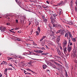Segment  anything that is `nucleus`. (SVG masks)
<instances>
[{"instance_id": "1", "label": "nucleus", "mask_w": 77, "mask_h": 77, "mask_svg": "<svg viewBox=\"0 0 77 77\" xmlns=\"http://www.w3.org/2000/svg\"><path fill=\"white\" fill-rule=\"evenodd\" d=\"M50 19L51 20V22L52 24L51 25V26L53 27L54 26V25H55L56 24H55V21H56V18H54L52 17V16H51V18H50Z\"/></svg>"}, {"instance_id": "2", "label": "nucleus", "mask_w": 77, "mask_h": 77, "mask_svg": "<svg viewBox=\"0 0 77 77\" xmlns=\"http://www.w3.org/2000/svg\"><path fill=\"white\" fill-rule=\"evenodd\" d=\"M73 54L72 55V56L74 57L77 54V48H74L73 50Z\"/></svg>"}, {"instance_id": "3", "label": "nucleus", "mask_w": 77, "mask_h": 77, "mask_svg": "<svg viewBox=\"0 0 77 77\" xmlns=\"http://www.w3.org/2000/svg\"><path fill=\"white\" fill-rule=\"evenodd\" d=\"M53 27H56L58 28V29H61L62 28V26L59 24H56L54 25Z\"/></svg>"}, {"instance_id": "4", "label": "nucleus", "mask_w": 77, "mask_h": 77, "mask_svg": "<svg viewBox=\"0 0 77 77\" xmlns=\"http://www.w3.org/2000/svg\"><path fill=\"white\" fill-rule=\"evenodd\" d=\"M72 49V47L71 46H69V45L68 46L67 50L69 53Z\"/></svg>"}, {"instance_id": "5", "label": "nucleus", "mask_w": 77, "mask_h": 77, "mask_svg": "<svg viewBox=\"0 0 77 77\" xmlns=\"http://www.w3.org/2000/svg\"><path fill=\"white\" fill-rule=\"evenodd\" d=\"M34 51L35 52V53H39L40 54V53H42L43 51L41 50H34Z\"/></svg>"}, {"instance_id": "6", "label": "nucleus", "mask_w": 77, "mask_h": 77, "mask_svg": "<svg viewBox=\"0 0 77 77\" xmlns=\"http://www.w3.org/2000/svg\"><path fill=\"white\" fill-rule=\"evenodd\" d=\"M6 29V28H3L2 26H0V30H1V32H4Z\"/></svg>"}, {"instance_id": "7", "label": "nucleus", "mask_w": 77, "mask_h": 77, "mask_svg": "<svg viewBox=\"0 0 77 77\" xmlns=\"http://www.w3.org/2000/svg\"><path fill=\"white\" fill-rule=\"evenodd\" d=\"M7 64H8V63H7V62L5 61H3L1 63V65H7Z\"/></svg>"}, {"instance_id": "8", "label": "nucleus", "mask_w": 77, "mask_h": 77, "mask_svg": "<svg viewBox=\"0 0 77 77\" xmlns=\"http://www.w3.org/2000/svg\"><path fill=\"white\" fill-rule=\"evenodd\" d=\"M60 36H57V37L56 39V41L57 42H59L60 41Z\"/></svg>"}, {"instance_id": "9", "label": "nucleus", "mask_w": 77, "mask_h": 77, "mask_svg": "<svg viewBox=\"0 0 77 77\" xmlns=\"http://www.w3.org/2000/svg\"><path fill=\"white\" fill-rule=\"evenodd\" d=\"M58 10L59 12V15H60L61 14H62V9H59Z\"/></svg>"}, {"instance_id": "10", "label": "nucleus", "mask_w": 77, "mask_h": 77, "mask_svg": "<svg viewBox=\"0 0 77 77\" xmlns=\"http://www.w3.org/2000/svg\"><path fill=\"white\" fill-rule=\"evenodd\" d=\"M47 65L44 64L43 65V69H46L47 68Z\"/></svg>"}, {"instance_id": "11", "label": "nucleus", "mask_w": 77, "mask_h": 77, "mask_svg": "<svg viewBox=\"0 0 77 77\" xmlns=\"http://www.w3.org/2000/svg\"><path fill=\"white\" fill-rule=\"evenodd\" d=\"M54 35V32H53V31H51L50 32V36H52Z\"/></svg>"}, {"instance_id": "12", "label": "nucleus", "mask_w": 77, "mask_h": 77, "mask_svg": "<svg viewBox=\"0 0 77 77\" xmlns=\"http://www.w3.org/2000/svg\"><path fill=\"white\" fill-rule=\"evenodd\" d=\"M71 39L72 41H73V42H75L76 41V39H77V38H73V37L72 38H71Z\"/></svg>"}, {"instance_id": "13", "label": "nucleus", "mask_w": 77, "mask_h": 77, "mask_svg": "<svg viewBox=\"0 0 77 77\" xmlns=\"http://www.w3.org/2000/svg\"><path fill=\"white\" fill-rule=\"evenodd\" d=\"M66 49H67V48H66V47H65V48H63V49L64 53H65V52H66V51H66Z\"/></svg>"}, {"instance_id": "14", "label": "nucleus", "mask_w": 77, "mask_h": 77, "mask_svg": "<svg viewBox=\"0 0 77 77\" xmlns=\"http://www.w3.org/2000/svg\"><path fill=\"white\" fill-rule=\"evenodd\" d=\"M63 3V1H61L59 4H58L57 5L58 6H60V5H62Z\"/></svg>"}, {"instance_id": "15", "label": "nucleus", "mask_w": 77, "mask_h": 77, "mask_svg": "<svg viewBox=\"0 0 77 77\" xmlns=\"http://www.w3.org/2000/svg\"><path fill=\"white\" fill-rule=\"evenodd\" d=\"M53 37H52V40L54 41V40H56V35H52Z\"/></svg>"}, {"instance_id": "16", "label": "nucleus", "mask_w": 77, "mask_h": 77, "mask_svg": "<svg viewBox=\"0 0 77 77\" xmlns=\"http://www.w3.org/2000/svg\"><path fill=\"white\" fill-rule=\"evenodd\" d=\"M69 33V38H72L73 37L72 36V35H71V33L70 32Z\"/></svg>"}, {"instance_id": "17", "label": "nucleus", "mask_w": 77, "mask_h": 77, "mask_svg": "<svg viewBox=\"0 0 77 77\" xmlns=\"http://www.w3.org/2000/svg\"><path fill=\"white\" fill-rule=\"evenodd\" d=\"M32 61H30L28 63V64H29V66H31V65H32Z\"/></svg>"}, {"instance_id": "18", "label": "nucleus", "mask_w": 77, "mask_h": 77, "mask_svg": "<svg viewBox=\"0 0 77 77\" xmlns=\"http://www.w3.org/2000/svg\"><path fill=\"white\" fill-rule=\"evenodd\" d=\"M57 14H54L53 15L54 18L55 19L56 18V17H57Z\"/></svg>"}, {"instance_id": "19", "label": "nucleus", "mask_w": 77, "mask_h": 77, "mask_svg": "<svg viewBox=\"0 0 77 77\" xmlns=\"http://www.w3.org/2000/svg\"><path fill=\"white\" fill-rule=\"evenodd\" d=\"M24 72L25 74H29L30 75H31V74L30 73H29L28 72H26V73L25 72H26V71L25 70H24Z\"/></svg>"}, {"instance_id": "20", "label": "nucleus", "mask_w": 77, "mask_h": 77, "mask_svg": "<svg viewBox=\"0 0 77 77\" xmlns=\"http://www.w3.org/2000/svg\"><path fill=\"white\" fill-rule=\"evenodd\" d=\"M37 30L39 32V33H40V32H41V29H40V27L39 26L38 27Z\"/></svg>"}, {"instance_id": "21", "label": "nucleus", "mask_w": 77, "mask_h": 77, "mask_svg": "<svg viewBox=\"0 0 77 77\" xmlns=\"http://www.w3.org/2000/svg\"><path fill=\"white\" fill-rule=\"evenodd\" d=\"M68 24H70V25H72V24H73V23L72 22H69Z\"/></svg>"}, {"instance_id": "22", "label": "nucleus", "mask_w": 77, "mask_h": 77, "mask_svg": "<svg viewBox=\"0 0 77 77\" xmlns=\"http://www.w3.org/2000/svg\"><path fill=\"white\" fill-rule=\"evenodd\" d=\"M36 32V36H38V35H39V33L38 32V31H37Z\"/></svg>"}, {"instance_id": "23", "label": "nucleus", "mask_w": 77, "mask_h": 77, "mask_svg": "<svg viewBox=\"0 0 77 77\" xmlns=\"http://www.w3.org/2000/svg\"><path fill=\"white\" fill-rule=\"evenodd\" d=\"M41 44L42 46H44V45H45V43H44L43 42H42L41 43Z\"/></svg>"}, {"instance_id": "24", "label": "nucleus", "mask_w": 77, "mask_h": 77, "mask_svg": "<svg viewBox=\"0 0 77 77\" xmlns=\"http://www.w3.org/2000/svg\"><path fill=\"white\" fill-rule=\"evenodd\" d=\"M58 53L59 55L61 54V52H60V51H59V50L58 51Z\"/></svg>"}, {"instance_id": "25", "label": "nucleus", "mask_w": 77, "mask_h": 77, "mask_svg": "<svg viewBox=\"0 0 77 77\" xmlns=\"http://www.w3.org/2000/svg\"><path fill=\"white\" fill-rule=\"evenodd\" d=\"M70 40L69 41V44H70V45L71 46L72 45V42H70Z\"/></svg>"}, {"instance_id": "26", "label": "nucleus", "mask_w": 77, "mask_h": 77, "mask_svg": "<svg viewBox=\"0 0 77 77\" xmlns=\"http://www.w3.org/2000/svg\"><path fill=\"white\" fill-rule=\"evenodd\" d=\"M48 26L50 28V29H51V24H48Z\"/></svg>"}, {"instance_id": "27", "label": "nucleus", "mask_w": 77, "mask_h": 77, "mask_svg": "<svg viewBox=\"0 0 77 77\" xmlns=\"http://www.w3.org/2000/svg\"><path fill=\"white\" fill-rule=\"evenodd\" d=\"M48 53H42V55H47V54H48Z\"/></svg>"}, {"instance_id": "28", "label": "nucleus", "mask_w": 77, "mask_h": 77, "mask_svg": "<svg viewBox=\"0 0 77 77\" xmlns=\"http://www.w3.org/2000/svg\"><path fill=\"white\" fill-rule=\"evenodd\" d=\"M43 21L45 22V23H46V22H47V20L46 19H43Z\"/></svg>"}, {"instance_id": "29", "label": "nucleus", "mask_w": 77, "mask_h": 77, "mask_svg": "<svg viewBox=\"0 0 77 77\" xmlns=\"http://www.w3.org/2000/svg\"><path fill=\"white\" fill-rule=\"evenodd\" d=\"M64 44H65V45H66V44H67V42L65 40L64 41Z\"/></svg>"}, {"instance_id": "30", "label": "nucleus", "mask_w": 77, "mask_h": 77, "mask_svg": "<svg viewBox=\"0 0 77 77\" xmlns=\"http://www.w3.org/2000/svg\"><path fill=\"white\" fill-rule=\"evenodd\" d=\"M65 75H66V76L67 77V76H68V74H67V72H66V71H65Z\"/></svg>"}, {"instance_id": "31", "label": "nucleus", "mask_w": 77, "mask_h": 77, "mask_svg": "<svg viewBox=\"0 0 77 77\" xmlns=\"http://www.w3.org/2000/svg\"><path fill=\"white\" fill-rule=\"evenodd\" d=\"M8 65L9 66H12V67H13V66H12V65L10 63H9Z\"/></svg>"}, {"instance_id": "32", "label": "nucleus", "mask_w": 77, "mask_h": 77, "mask_svg": "<svg viewBox=\"0 0 77 77\" xmlns=\"http://www.w3.org/2000/svg\"><path fill=\"white\" fill-rule=\"evenodd\" d=\"M60 33L61 34V35H63V32L62 30H60Z\"/></svg>"}, {"instance_id": "33", "label": "nucleus", "mask_w": 77, "mask_h": 77, "mask_svg": "<svg viewBox=\"0 0 77 77\" xmlns=\"http://www.w3.org/2000/svg\"><path fill=\"white\" fill-rule=\"evenodd\" d=\"M68 34L67 33H66L65 35V37H66L68 36Z\"/></svg>"}, {"instance_id": "34", "label": "nucleus", "mask_w": 77, "mask_h": 77, "mask_svg": "<svg viewBox=\"0 0 77 77\" xmlns=\"http://www.w3.org/2000/svg\"><path fill=\"white\" fill-rule=\"evenodd\" d=\"M54 63L55 64H56V65H60V64H59V63H57L55 62Z\"/></svg>"}, {"instance_id": "35", "label": "nucleus", "mask_w": 77, "mask_h": 77, "mask_svg": "<svg viewBox=\"0 0 77 77\" xmlns=\"http://www.w3.org/2000/svg\"><path fill=\"white\" fill-rule=\"evenodd\" d=\"M72 1H71L70 2V5H71V6H72Z\"/></svg>"}, {"instance_id": "36", "label": "nucleus", "mask_w": 77, "mask_h": 77, "mask_svg": "<svg viewBox=\"0 0 77 77\" xmlns=\"http://www.w3.org/2000/svg\"><path fill=\"white\" fill-rule=\"evenodd\" d=\"M74 62H75V63H77V60H76V59L75 58L74 59Z\"/></svg>"}, {"instance_id": "37", "label": "nucleus", "mask_w": 77, "mask_h": 77, "mask_svg": "<svg viewBox=\"0 0 77 77\" xmlns=\"http://www.w3.org/2000/svg\"><path fill=\"white\" fill-rule=\"evenodd\" d=\"M9 70V69H5V72H7V70Z\"/></svg>"}, {"instance_id": "38", "label": "nucleus", "mask_w": 77, "mask_h": 77, "mask_svg": "<svg viewBox=\"0 0 77 77\" xmlns=\"http://www.w3.org/2000/svg\"><path fill=\"white\" fill-rule=\"evenodd\" d=\"M40 49L41 50H45V49L44 48V47H42V48H40Z\"/></svg>"}, {"instance_id": "39", "label": "nucleus", "mask_w": 77, "mask_h": 77, "mask_svg": "<svg viewBox=\"0 0 77 77\" xmlns=\"http://www.w3.org/2000/svg\"><path fill=\"white\" fill-rule=\"evenodd\" d=\"M66 45L65 44H63V48H65V46H66Z\"/></svg>"}, {"instance_id": "40", "label": "nucleus", "mask_w": 77, "mask_h": 77, "mask_svg": "<svg viewBox=\"0 0 77 77\" xmlns=\"http://www.w3.org/2000/svg\"><path fill=\"white\" fill-rule=\"evenodd\" d=\"M42 18H43V20H44L45 19V16H43L42 17Z\"/></svg>"}, {"instance_id": "41", "label": "nucleus", "mask_w": 77, "mask_h": 77, "mask_svg": "<svg viewBox=\"0 0 77 77\" xmlns=\"http://www.w3.org/2000/svg\"><path fill=\"white\" fill-rule=\"evenodd\" d=\"M47 72H48V73H49V72H50V70L48 69H47Z\"/></svg>"}, {"instance_id": "42", "label": "nucleus", "mask_w": 77, "mask_h": 77, "mask_svg": "<svg viewBox=\"0 0 77 77\" xmlns=\"http://www.w3.org/2000/svg\"><path fill=\"white\" fill-rule=\"evenodd\" d=\"M60 30H59L57 32H56V33H59V32H60Z\"/></svg>"}, {"instance_id": "43", "label": "nucleus", "mask_w": 77, "mask_h": 77, "mask_svg": "<svg viewBox=\"0 0 77 77\" xmlns=\"http://www.w3.org/2000/svg\"><path fill=\"white\" fill-rule=\"evenodd\" d=\"M75 12H77V8L76 7H75Z\"/></svg>"}, {"instance_id": "44", "label": "nucleus", "mask_w": 77, "mask_h": 77, "mask_svg": "<svg viewBox=\"0 0 77 77\" xmlns=\"http://www.w3.org/2000/svg\"><path fill=\"white\" fill-rule=\"evenodd\" d=\"M17 40L18 41H21V40L19 38L17 39Z\"/></svg>"}, {"instance_id": "45", "label": "nucleus", "mask_w": 77, "mask_h": 77, "mask_svg": "<svg viewBox=\"0 0 77 77\" xmlns=\"http://www.w3.org/2000/svg\"><path fill=\"white\" fill-rule=\"evenodd\" d=\"M16 23H18V20H16Z\"/></svg>"}, {"instance_id": "46", "label": "nucleus", "mask_w": 77, "mask_h": 77, "mask_svg": "<svg viewBox=\"0 0 77 77\" xmlns=\"http://www.w3.org/2000/svg\"><path fill=\"white\" fill-rule=\"evenodd\" d=\"M46 37H45V36H44L42 37V38H43V39H45V38Z\"/></svg>"}, {"instance_id": "47", "label": "nucleus", "mask_w": 77, "mask_h": 77, "mask_svg": "<svg viewBox=\"0 0 77 77\" xmlns=\"http://www.w3.org/2000/svg\"><path fill=\"white\" fill-rule=\"evenodd\" d=\"M43 8H45H45H48V6H46V7H43Z\"/></svg>"}, {"instance_id": "48", "label": "nucleus", "mask_w": 77, "mask_h": 77, "mask_svg": "<svg viewBox=\"0 0 77 77\" xmlns=\"http://www.w3.org/2000/svg\"><path fill=\"white\" fill-rule=\"evenodd\" d=\"M27 70L28 71H31V70H30V69H29V68H27Z\"/></svg>"}, {"instance_id": "49", "label": "nucleus", "mask_w": 77, "mask_h": 77, "mask_svg": "<svg viewBox=\"0 0 77 77\" xmlns=\"http://www.w3.org/2000/svg\"><path fill=\"white\" fill-rule=\"evenodd\" d=\"M46 3H48V4H50V2H48V1H46Z\"/></svg>"}, {"instance_id": "50", "label": "nucleus", "mask_w": 77, "mask_h": 77, "mask_svg": "<svg viewBox=\"0 0 77 77\" xmlns=\"http://www.w3.org/2000/svg\"><path fill=\"white\" fill-rule=\"evenodd\" d=\"M53 68H54V69H57V68L56 67V66H54V67H53Z\"/></svg>"}, {"instance_id": "51", "label": "nucleus", "mask_w": 77, "mask_h": 77, "mask_svg": "<svg viewBox=\"0 0 77 77\" xmlns=\"http://www.w3.org/2000/svg\"><path fill=\"white\" fill-rule=\"evenodd\" d=\"M21 2H20V1L18 2V4H19V5H21Z\"/></svg>"}, {"instance_id": "52", "label": "nucleus", "mask_w": 77, "mask_h": 77, "mask_svg": "<svg viewBox=\"0 0 77 77\" xmlns=\"http://www.w3.org/2000/svg\"><path fill=\"white\" fill-rule=\"evenodd\" d=\"M43 41V38H42V39H41L40 40V41L41 42V41Z\"/></svg>"}, {"instance_id": "53", "label": "nucleus", "mask_w": 77, "mask_h": 77, "mask_svg": "<svg viewBox=\"0 0 77 77\" xmlns=\"http://www.w3.org/2000/svg\"><path fill=\"white\" fill-rule=\"evenodd\" d=\"M0 77H2V76H3V75L2 74V73H0Z\"/></svg>"}, {"instance_id": "54", "label": "nucleus", "mask_w": 77, "mask_h": 77, "mask_svg": "<svg viewBox=\"0 0 77 77\" xmlns=\"http://www.w3.org/2000/svg\"><path fill=\"white\" fill-rule=\"evenodd\" d=\"M18 29H19V28H16L15 29V30H18Z\"/></svg>"}, {"instance_id": "55", "label": "nucleus", "mask_w": 77, "mask_h": 77, "mask_svg": "<svg viewBox=\"0 0 77 77\" xmlns=\"http://www.w3.org/2000/svg\"><path fill=\"white\" fill-rule=\"evenodd\" d=\"M39 26V23H38L36 24V26Z\"/></svg>"}, {"instance_id": "56", "label": "nucleus", "mask_w": 77, "mask_h": 77, "mask_svg": "<svg viewBox=\"0 0 77 77\" xmlns=\"http://www.w3.org/2000/svg\"><path fill=\"white\" fill-rule=\"evenodd\" d=\"M45 47H46V48H48V46H47L45 45Z\"/></svg>"}, {"instance_id": "57", "label": "nucleus", "mask_w": 77, "mask_h": 77, "mask_svg": "<svg viewBox=\"0 0 77 77\" xmlns=\"http://www.w3.org/2000/svg\"><path fill=\"white\" fill-rule=\"evenodd\" d=\"M7 25H10V23H7Z\"/></svg>"}, {"instance_id": "58", "label": "nucleus", "mask_w": 77, "mask_h": 77, "mask_svg": "<svg viewBox=\"0 0 77 77\" xmlns=\"http://www.w3.org/2000/svg\"><path fill=\"white\" fill-rule=\"evenodd\" d=\"M30 71H31L32 72H33V73H34V72H34L32 71V70H31Z\"/></svg>"}, {"instance_id": "59", "label": "nucleus", "mask_w": 77, "mask_h": 77, "mask_svg": "<svg viewBox=\"0 0 77 77\" xmlns=\"http://www.w3.org/2000/svg\"><path fill=\"white\" fill-rule=\"evenodd\" d=\"M57 69H58V70H59V71H60V69L58 67V68H57Z\"/></svg>"}, {"instance_id": "60", "label": "nucleus", "mask_w": 77, "mask_h": 77, "mask_svg": "<svg viewBox=\"0 0 77 77\" xmlns=\"http://www.w3.org/2000/svg\"><path fill=\"white\" fill-rule=\"evenodd\" d=\"M39 23L38 22H35V24H38V23Z\"/></svg>"}, {"instance_id": "61", "label": "nucleus", "mask_w": 77, "mask_h": 77, "mask_svg": "<svg viewBox=\"0 0 77 77\" xmlns=\"http://www.w3.org/2000/svg\"><path fill=\"white\" fill-rule=\"evenodd\" d=\"M9 69H10V70H12V68H9Z\"/></svg>"}, {"instance_id": "62", "label": "nucleus", "mask_w": 77, "mask_h": 77, "mask_svg": "<svg viewBox=\"0 0 77 77\" xmlns=\"http://www.w3.org/2000/svg\"><path fill=\"white\" fill-rule=\"evenodd\" d=\"M60 48L61 50H62V47H60Z\"/></svg>"}, {"instance_id": "63", "label": "nucleus", "mask_w": 77, "mask_h": 77, "mask_svg": "<svg viewBox=\"0 0 77 77\" xmlns=\"http://www.w3.org/2000/svg\"><path fill=\"white\" fill-rule=\"evenodd\" d=\"M69 56V54H67L66 55L67 56Z\"/></svg>"}, {"instance_id": "64", "label": "nucleus", "mask_w": 77, "mask_h": 77, "mask_svg": "<svg viewBox=\"0 0 77 77\" xmlns=\"http://www.w3.org/2000/svg\"><path fill=\"white\" fill-rule=\"evenodd\" d=\"M38 7L39 8H41V5H38Z\"/></svg>"}]
</instances>
